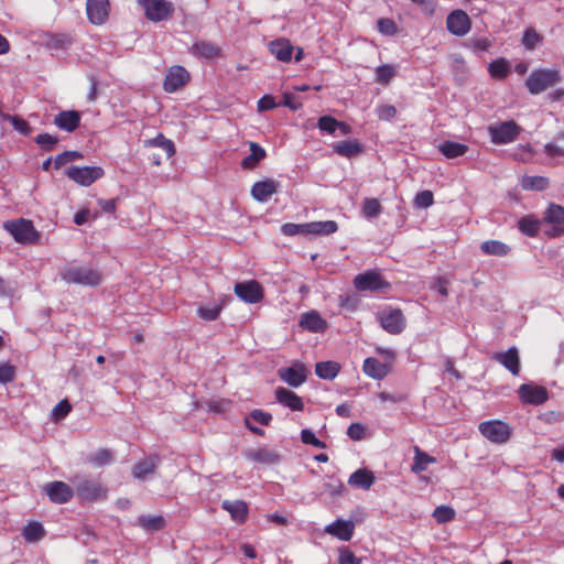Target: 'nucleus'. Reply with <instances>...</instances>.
<instances>
[{"mask_svg":"<svg viewBox=\"0 0 564 564\" xmlns=\"http://www.w3.org/2000/svg\"><path fill=\"white\" fill-rule=\"evenodd\" d=\"M415 205L421 208H427L434 203V196L431 191H422L415 196Z\"/></svg>","mask_w":564,"mask_h":564,"instance_id":"61","label":"nucleus"},{"mask_svg":"<svg viewBox=\"0 0 564 564\" xmlns=\"http://www.w3.org/2000/svg\"><path fill=\"white\" fill-rule=\"evenodd\" d=\"M355 524L350 520L338 519L325 528V532L341 541H350L354 535Z\"/></svg>","mask_w":564,"mask_h":564,"instance_id":"22","label":"nucleus"},{"mask_svg":"<svg viewBox=\"0 0 564 564\" xmlns=\"http://www.w3.org/2000/svg\"><path fill=\"white\" fill-rule=\"evenodd\" d=\"M521 187L524 191H544L547 188L550 182L549 178L545 176H531V175H524L521 178Z\"/></svg>","mask_w":564,"mask_h":564,"instance_id":"41","label":"nucleus"},{"mask_svg":"<svg viewBox=\"0 0 564 564\" xmlns=\"http://www.w3.org/2000/svg\"><path fill=\"white\" fill-rule=\"evenodd\" d=\"M17 368L10 364H1L0 365V382L9 383L12 382L15 378Z\"/></svg>","mask_w":564,"mask_h":564,"instance_id":"59","label":"nucleus"},{"mask_svg":"<svg viewBox=\"0 0 564 564\" xmlns=\"http://www.w3.org/2000/svg\"><path fill=\"white\" fill-rule=\"evenodd\" d=\"M301 441L304 443V444H307V445H312L314 447H317V448H325L326 447V444L318 440L315 434L308 430V429H305V430H302L301 432Z\"/></svg>","mask_w":564,"mask_h":564,"instance_id":"57","label":"nucleus"},{"mask_svg":"<svg viewBox=\"0 0 564 564\" xmlns=\"http://www.w3.org/2000/svg\"><path fill=\"white\" fill-rule=\"evenodd\" d=\"M221 508L229 512L231 519L237 523H243L248 518V505L242 500H224Z\"/></svg>","mask_w":564,"mask_h":564,"instance_id":"29","label":"nucleus"},{"mask_svg":"<svg viewBox=\"0 0 564 564\" xmlns=\"http://www.w3.org/2000/svg\"><path fill=\"white\" fill-rule=\"evenodd\" d=\"M562 80L558 69H534L525 79V86L531 95H539L549 88L556 86Z\"/></svg>","mask_w":564,"mask_h":564,"instance_id":"2","label":"nucleus"},{"mask_svg":"<svg viewBox=\"0 0 564 564\" xmlns=\"http://www.w3.org/2000/svg\"><path fill=\"white\" fill-rule=\"evenodd\" d=\"M543 223L550 225L544 234L549 238H556L564 235V207L551 203L544 212Z\"/></svg>","mask_w":564,"mask_h":564,"instance_id":"8","label":"nucleus"},{"mask_svg":"<svg viewBox=\"0 0 564 564\" xmlns=\"http://www.w3.org/2000/svg\"><path fill=\"white\" fill-rule=\"evenodd\" d=\"M354 285L359 292H377L390 288V283L384 281L378 271H367L356 275Z\"/></svg>","mask_w":564,"mask_h":564,"instance_id":"10","label":"nucleus"},{"mask_svg":"<svg viewBox=\"0 0 564 564\" xmlns=\"http://www.w3.org/2000/svg\"><path fill=\"white\" fill-rule=\"evenodd\" d=\"M221 312V306L216 305L214 307H198L197 314L200 318L205 321H215L218 318Z\"/></svg>","mask_w":564,"mask_h":564,"instance_id":"58","label":"nucleus"},{"mask_svg":"<svg viewBox=\"0 0 564 564\" xmlns=\"http://www.w3.org/2000/svg\"><path fill=\"white\" fill-rule=\"evenodd\" d=\"M376 112H377V116L380 120H384V121H388V120H391L395 117L397 115V109L394 106L392 105H379L377 108H376Z\"/></svg>","mask_w":564,"mask_h":564,"instance_id":"60","label":"nucleus"},{"mask_svg":"<svg viewBox=\"0 0 564 564\" xmlns=\"http://www.w3.org/2000/svg\"><path fill=\"white\" fill-rule=\"evenodd\" d=\"M395 75V69L391 65H380L376 68V82L388 85Z\"/></svg>","mask_w":564,"mask_h":564,"instance_id":"51","label":"nucleus"},{"mask_svg":"<svg viewBox=\"0 0 564 564\" xmlns=\"http://www.w3.org/2000/svg\"><path fill=\"white\" fill-rule=\"evenodd\" d=\"M221 47L210 41H196L191 47L189 53L199 58L213 59L221 56Z\"/></svg>","mask_w":564,"mask_h":564,"instance_id":"21","label":"nucleus"},{"mask_svg":"<svg viewBox=\"0 0 564 564\" xmlns=\"http://www.w3.org/2000/svg\"><path fill=\"white\" fill-rule=\"evenodd\" d=\"M62 279L66 283L97 286L101 282L98 271L87 267H70L62 272Z\"/></svg>","mask_w":564,"mask_h":564,"instance_id":"6","label":"nucleus"},{"mask_svg":"<svg viewBox=\"0 0 564 564\" xmlns=\"http://www.w3.org/2000/svg\"><path fill=\"white\" fill-rule=\"evenodd\" d=\"M35 142L44 150L52 151L58 142V138L50 133H41L35 137Z\"/></svg>","mask_w":564,"mask_h":564,"instance_id":"55","label":"nucleus"},{"mask_svg":"<svg viewBox=\"0 0 564 564\" xmlns=\"http://www.w3.org/2000/svg\"><path fill=\"white\" fill-rule=\"evenodd\" d=\"M347 435L352 441H360L365 437L366 431L362 424L352 423L347 429Z\"/></svg>","mask_w":564,"mask_h":564,"instance_id":"63","label":"nucleus"},{"mask_svg":"<svg viewBox=\"0 0 564 564\" xmlns=\"http://www.w3.org/2000/svg\"><path fill=\"white\" fill-rule=\"evenodd\" d=\"M488 73L491 78L503 80L510 73V64L503 57L497 58L489 64Z\"/></svg>","mask_w":564,"mask_h":564,"instance_id":"38","label":"nucleus"},{"mask_svg":"<svg viewBox=\"0 0 564 564\" xmlns=\"http://www.w3.org/2000/svg\"><path fill=\"white\" fill-rule=\"evenodd\" d=\"M235 294L245 303L256 304L263 300L264 292L262 285L256 281L237 282L234 286Z\"/></svg>","mask_w":564,"mask_h":564,"instance_id":"11","label":"nucleus"},{"mask_svg":"<svg viewBox=\"0 0 564 564\" xmlns=\"http://www.w3.org/2000/svg\"><path fill=\"white\" fill-rule=\"evenodd\" d=\"M80 123V113L76 110H65L57 113L54 118V124L61 130L73 132Z\"/></svg>","mask_w":564,"mask_h":564,"instance_id":"26","label":"nucleus"},{"mask_svg":"<svg viewBox=\"0 0 564 564\" xmlns=\"http://www.w3.org/2000/svg\"><path fill=\"white\" fill-rule=\"evenodd\" d=\"M250 151L251 153L241 161V167L245 170L254 169L267 155L265 150L256 142H250Z\"/></svg>","mask_w":564,"mask_h":564,"instance_id":"36","label":"nucleus"},{"mask_svg":"<svg viewBox=\"0 0 564 564\" xmlns=\"http://www.w3.org/2000/svg\"><path fill=\"white\" fill-rule=\"evenodd\" d=\"M381 327L392 335L402 333L406 326L405 317L400 308H391L379 315Z\"/></svg>","mask_w":564,"mask_h":564,"instance_id":"15","label":"nucleus"},{"mask_svg":"<svg viewBox=\"0 0 564 564\" xmlns=\"http://www.w3.org/2000/svg\"><path fill=\"white\" fill-rule=\"evenodd\" d=\"M338 564H361V560L345 547L339 552Z\"/></svg>","mask_w":564,"mask_h":564,"instance_id":"62","label":"nucleus"},{"mask_svg":"<svg viewBox=\"0 0 564 564\" xmlns=\"http://www.w3.org/2000/svg\"><path fill=\"white\" fill-rule=\"evenodd\" d=\"M22 536L26 542H37L45 536V530L40 522H29L23 528Z\"/></svg>","mask_w":564,"mask_h":564,"instance_id":"42","label":"nucleus"},{"mask_svg":"<svg viewBox=\"0 0 564 564\" xmlns=\"http://www.w3.org/2000/svg\"><path fill=\"white\" fill-rule=\"evenodd\" d=\"M44 492L47 495L51 502L56 505H64L70 501L74 496L75 489L68 484L55 480L44 486Z\"/></svg>","mask_w":564,"mask_h":564,"instance_id":"17","label":"nucleus"},{"mask_svg":"<svg viewBox=\"0 0 564 564\" xmlns=\"http://www.w3.org/2000/svg\"><path fill=\"white\" fill-rule=\"evenodd\" d=\"M340 371V365L337 361H321L315 365V373L321 379L333 380Z\"/></svg>","mask_w":564,"mask_h":564,"instance_id":"35","label":"nucleus"},{"mask_svg":"<svg viewBox=\"0 0 564 564\" xmlns=\"http://www.w3.org/2000/svg\"><path fill=\"white\" fill-rule=\"evenodd\" d=\"M542 221L533 215H528L519 219V230L528 237H536Z\"/></svg>","mask_w":564,"mask_h":564,"instance_id":"34","label":"nucleus"},{"mask_svg":"<svg viewBox=\"0 0 564 564\" xmlns=\"http://www.w3.org/2000/svg\"><path fill=\"white\" fill-rule=\"evenodd\" d=\"M246 457L264 465H273L280 462V454L268 447H259L246 452Z\"/></svg>","mask_w":564,"mask_h":564,"instance_id":"28","label":"nucleus"},{"mask_svg":"<svg viewBox=\"0 0 564 564\" xmlns=\"http://www.w3.org/2000/svg\"><path fill=\"white\" fill-rule=\"evenodd\" d=\"M414 464L412 466V471L415 474H420L424 471L427 466L435 462V458L423 452L419 446L414 447Z\"/></svg>","mask_w":564,"mask_h":564,"instance_id":"43","label":"nucleus"},{"mask_svg":"<svg viewBox=\"0 0 564 564\" xmlns=\"http://www.w3.org/2000/svg\"><path fill=\"white\" fill-rule=\"evenodd\" d=\"M275 399L279 403L289 408L292 411L304 410V403L302 398L286 388L278 387L275 389Z\"/></svg>","mask_w":564,"mask_h":564,"instance_id":"25","label":"nucleus"},{"mask_svg":"<svg viewBox=\"0 0 564 564\" xmlns=\"http://www.w3.org/2000/svg\"><path fill=\"white\" fill-rule=\"evenodd\" d=\"M78 499L86 502L105 500L108 488L98 479L88 476L76 475L70 479Z\"/></svg>","mask_w":564,"mask_h":564,"instance_id":"1","label":"nucleus"},{"mask_svg":"<svg viewBox=\"0 0 564 564\" xmlns=\"http://www.w3.org/2000/svg\"><path fill=\"white\" fill-rule=\"evenodd\" d=\"M158 460H159L158 456H152V457L145 458L141 462H138L134 465L133 470H132L133 477L137 479L143 480L148 476L154 474L156 470Z\"/></svg>","mask_w":564,"mask_h":564,"instance_id":"33","label":"nucleus"},{"mask_svg":"<svg viewBox=\"0 0 564 564\" xmlns=\"http://www.w3.org/2000/svg\"><path fill=\"white\" fill-rule=\"evenodd\" d=\"M113 459V455L111 451L107 448H100L95 454L89 455L86 458V463L95 466V467H102L106 465H109Z\"/></svg>","mask_w":564,"mask_h":564,"instance_id":"44","label":"nucleus"},{"mask_svg":"<svg viewBox=\"0 0 564 564\" xmlns=\"http://www.w3.org/2000/svg\"><path fill=\"white\" fill-rule=\"evenodd\" d=\"M484 254L505 257L510 252V247L500 240H486L480 245Z\"/></svg>","mask_w":564,"mask_h":564,"instance_id":"37","label":"nucleus"},{"mask_svg":"<svg viewBox=\"0 0 564 564\" xmlns=\"http://www.w3.org/2000/svg\"><path fill=\"white\" fill-rule=\"evenodd\" d=\"M3 228L13 237V239L22 245H33L39 242L40 234L35 229L33 223L25 218L6 221Z\"/></svg>","mask_w":564,"mask_h":564,"instance_id":"4","label":"nucleus"},{"mask_svg":"<svg viewBox=\"0 0 564 564\" xmlns=\"http://www.w3.org/2000/svg\"><path fill=\"white\" fill-rule=\"evenodd\" d=\"M65 175L80 186H90L105 175V171L101 166H69Z\"/></svg>","mask_w":564,"mask_h":564,"instance_id":"9","label":"nucleus"},{"mask_svg":"<svg viewBox=\"0 0 564 564\" xmlns=\"http://www.w3.org/2000/svg\"><path fill=\"white\" fill-rule=\"evenodd\" d=\"M281 231L283 235L290 236V237L300 235V234H304V224L288 223V224L282 225Z\"/></svg>","mask_w":564,"mask_h":564,"instance_id":"64","label":"nucleus"},{"mask_svg":"<svg viewBox=\"0 0 564 564\" xmlns=\"http://www.w3.org/2000/svg\"><path fill=\"white\" fill-rule=\"evenodd\" d=\"M299 326L312 333H324L328 325L317 311L305 312L301 315Z\"/></svg>","mask_w":564,"mask_h":564,"instance_id":"20","label":"nucleus"},{"mask_svg":"<svg viewBox=\"0 0 564 564\" xmlns=\"http://www.w3.org/2000/svg\"><path fill=\"white\" fill-rule=\"evenodd\" d=\"M440 152L447 159H456L467 153L468 147L454 141H445L438 147Z\"/></svg>","mask_w":564,"mask_h":564,"instance_id":"40","label":"nucleus"},{"mask_svg":"<svg viewBox=\"0 0 564 564\" xmlns=\"http://www.w3.org/2000/svg\"><path fill=\"white\" fill-rule=\"evenodd\" d=\"M446 29L455 36H465L471 29V20L464 10H453L446 18Z\"/></svg>","mask_w":564,"mask_h":564,"instance_id":"13","label":"nucleus"},{"mask_svg":"<svg viewBox=\"0 0 564 564\" xmlns=\"http://www.w3.org/2000/svg\"><path fill=\"white\" fill-rule=\"evenodd\" d=\"M2 119L4 121H9L13 126L14 130H17L22 135H30L32 132V128L29 122L21 117L2 115Z\"/></svg>","mask_w":564,"mask_h":564,"instance_id":"47","label":"nucleus"},{"mask_svg":"<svg viewBox=\"0 0 564 564\" xmlns=\"http://www.w3.org/2000/svg\"><path fill=\"white\" fill-rule=\"evenodd\" d=\"M317 127L319 128V130L333 134L337 130L338 120H336L332 116H322L318 119Z\"/></svg>","mask_w":564,"mask_h":564,"instance_id":"56","label":"nucleus"},{"mask_svg":"<svg viewBox=\"0 0 564 564\" xmlns=\"http://www.w3.org/2000/svg\"><path fill=\"white\" fill-rule=\"evenodd\" d=\"M269 51L272 55L276 57V59L288 63L292 59V54L294 52V46L291 41L285 37H280L274 41H271L268 45Z\"/></svg>","mask_w":564,"mask_h":564,"instance_id":"24","label":"nucleus"},{"mask_svg":"<svg viewBox=\"0 0 564 564\" xmlns=\"http://www.w3.org/2000/svg\"><path fill=\"white\" fill-rule=\"evenodd\" d=\"M143 10L145 19L153 23L169 21L175 13V6L171 0H137Z\"/></svg>","mask_w":564,"mask_h":564,"instance_id":"3","label":"nucleus"},{"mask_svg":"<svg viewBox=\"0 0 564 564\" xmlns=\"http://www.w3.org/2000/svg\"><path fill=\"white\" fill-rule=\"evenodd\" d=\"M433 518L437 523H446L455 519L456 512L449 506H438L433 511Z\"/></svg>","mask_w":564,"mask_h":564,"instance_id":"48","label":"nucleus"},{"mask_svg":"<svg viewBox=\"0 0 564 564\" xmlns=\"http://www.w3.org/2000/svg\"><path fill=\"white\" fill-rule=\"evenodd\" d=\"M382 212V206L378 198H366L362 203L361 213L368 218H375Z\"/></svg>","mask_w":564,"mask_h":564,"instance_id":"45","label":"nucleus"},{"mask_svg":"<svg viewBox=\"0 0 564 564\" xmlns=\"http://www.w3.org/2000/svg\"><path fill=\"white\" fill-rule=\"evenodd\" d=\"M542 41H543L542 35L540 33H538L535 29L528 28L524 30L523 36H522V44L527 50H529V51L534 50L539 44L542 43Z\"/></svg>","mask_w":564,"mask_h":564,"instance_id":"46","label":"nucleus"},{"mask_svg":"<svg viewBox=\"0 0 564 564\" xmlns=\"http://www.w3.org/2000/svg\"><path fill=\"white\" fill-rule=\"evenodd\" d=\"M110 1L109 0H87L86 14L88 21L94 25L105 24L110 15Z\"/></svg>","mask_w":564,"mask_h":564,"instance_id":"14","label":"nucleus"},{"mask_svg":"<svg viewBox=\"0 0 564 564\" xmlns=\"http://www.w3.org/2000/svg\"><path fill=\"white\" fill-rule=\"evenodd\" d=\"M139 524L144 530H151V531H159L163 529L164 527V519L162 516H155V517H147L142 516L139 517Z\"/></svg>","mask_w":564,"mask_h":564,"instance_id":"49","label":"nucleus"},{"mask_svg":"<svg viewBox=\"0 0 564 564\" xmlns=\"http://www.w3.org/2000/svg\"><path fill=\"white\" fill-rule=\"evenodd\" d=\"M375 480L376 478L370 470L360 468L349 476L348 484L355 488L368 490L375 484Z\"/></svg>","mask_w":564,"mask_h":564,"instance_id":"31","label":"nucleus"},{"mask_svg":"<svg viewBox=\"0 0 564 564\" xmlns=\"http://www.w3.org/2000/svg\"><path fill=\"white\" fill-rule=\"evenodd\" d=\"M378 31L387 36H393L398 33L395 22L390 18H381L377 21Z\"/></svg>","mask_w":564,"mask_h":564,"instance_id":"53","label":"nucleus"},{"mask_svg":"<svg viewBox=\"0 0 564 564\" xmlns=\"http://www.w3.org/2000/svg\"><path fill=\"white\" fill-rule=\"evenodd\" d=\"M480 434L495 444H505L511 436V427L508 423L500 420H489L479 423Z\"/></svg>","mask_w":564,"mask_h":564,"instance_id":"7","label":"nucleus"},{"mask_svg":"<svg viewBox=\"0 0 564 564\" xmlns=\"http://www.w3.org/2000/svg\"><path fill=\"white\" fill-rule=\"evenodd\" d=\"M522 131L514 120L502 121L488 127L490 140L495 144H507L516 141Z\"/></svg>","mask_w":564,"mask_h":564,"instance_id":"5","label":"nucleus"},{"mask_svg":"<svg viewBox=\"0 0 564 564\" xmlns=\"http://www.w3.org/2000/svg\"><path fill=\"white\" fill-rule=\"evenodd\" d=\"M191 75L187 69L181 65L171 66L163 80V89L166 93H175L182 89L188 82Z\"/></svg>","mask_w":564,"mask_h":564,"instance_id":"12","label":"nucleus"},{"mask_svg":"<svg viewBox=\"0 0 564 564\" xmlns=\"http://www.w3.org/2000/svg\"><path fill=\"white\" fill-rule=\"evenodd\" d=\"M279 183L274 180H264L256 182L251 186L250 194L257 202L263 203L278 192Z\"/></svg>","mask_w":564,"mask_h":564,"instance_id":"23","label":"nucleus"},{"mask_svg":"<svg viewBox=\"0 0 564 564\" xmlns=\"http://www.w3.org/2000/svg\"><path fill=\"white\" fill-rule=\"evenodd\" d=\"M333 149L338 155L347 159L356 158L364 151L362 144L356 139L337 142Z\"/></svg>","mask_w":564,"mask_h":564,"instance_id":"30","label":"nucleus"},{"mask_svg":"<svg viewBox=\"0 0 564 564\" xmlns=\"http://www.w3.org/2000/svg\"><path fill=\"white\" fill-rule=\"evenodd\" d=\"M392 370V366L389 362H381L375 357H368L364 360L362 371L366 376L375 379H384Z\"/></svg>","mask_w":564,"mask_h":564,"instance_id":"19","label":"nucleus"},{"mask_svg":"<svg viewBox=\"0 0 564 564\" xmlns=\"http://www.w3.org/2000/svg\"><path fill=\"white\" fill-rule=\"evenodd\" d=\"M338 229L337 223L334 220L312 221L304 224L305 235H330Z\"/></svg>","mask_w":564,"mask_h":564,"instance_id":"32","label":"nucleus"},{"mask_svg":"<svg viewBox=\"0 0 564 564\" xmlns=\"http://www.w3.org/2000/svg\"><path fill=\"white\" fill-rule=\"evenodd\" d=\"M72 411V405L67 399L59 401L52 411L53 420L58 422L65 419Z\"/></svg>","mask_w":564,"mask_h":564,"instance_id":"54","label":"nucleus"},{"mask_svg":"<svg viewBox=\"0 0 564 564\" xmlns=\"http://www.w3.org/2000/svg\"><path fill=\"white\" fill-rule=\"evenodd\" d=\"M344 490V484L335 476H328L324 482V492L332 497L338 496Z\"/></svg>","mask_w":564,"mask_h":564,"instance_id":"52","label":"nucleus"},{"mask_svg":"<svg viewBox=\"0 0 564 564\" xmlns=\"http://www.w3.org/2000/svg\"><path fill=\"white\" fill-rule=\"evenodd\" d=\"M519 398L524 404L541 405L549 399L546 388L532 383H523L518 389Z\"/></svg>","mask_w":564,"mask_h":564,"instance_id":"16","label":"nucleus"},{"mask_svg":"<svg viewBox=\"0 0 564 564\" xmlns=\"http://www.w3.org/2000/svg\"><path fill=\"white\" fill-rule=\"evenodd\" d=\"M308 373V369L299 362L279 369L280 379L294 388L302 386L306 381Z\"/></svg>","mask_w":564,"mask_h":564,"instance_id":"18","label":"nucleus"},{"mask_svg":"<svg viewBox=\"0 0 564 564\" xmlns=\"http://www.w3.org/2000/svg\"><path fill=\"white\" fill-rule=\"evenodd\" d=\"M143 144L145 148L156 147L162 149L166 154V159H170L175 154V145L173 141L166 139L162 133H159L152 139L144 140Z\"/></svg>","mask_w":564,"mask_h":564,"instance_id":"39","label":"nucleus"},{"mask_svg":"<svg viewBox=\"0 0 564 564\" xmlns=\"http://www.w3.org/2000/svg\"><path fill=\"white\" fill-rule=\"evenodd\" d=\"M84 155L82 152L78 151H64L63 153H59L54 159V169L58 170L62 166H64L68 162H73L76 160L83 159Z\"/></svg>","mask_w":564,"mask_h":564,"instance_id":"50","label":"nucleus"},{"mask_svg":"<svg viewBox=\"0 0 564 564\" xmlns=\"http://www.w3.org/2000/svg\"><path fill=\"white\" fill-rule=\"evenodd\" d=\"M494 359L500 362L506 369H508L512 375L517 376L520 372V359L519 352L516 347H510L505 352H497L494 356Z\"/></svg>","mask_w":564,"mask_h":564,"instance_id":"27","label":"nucleus"}]
</instances>
